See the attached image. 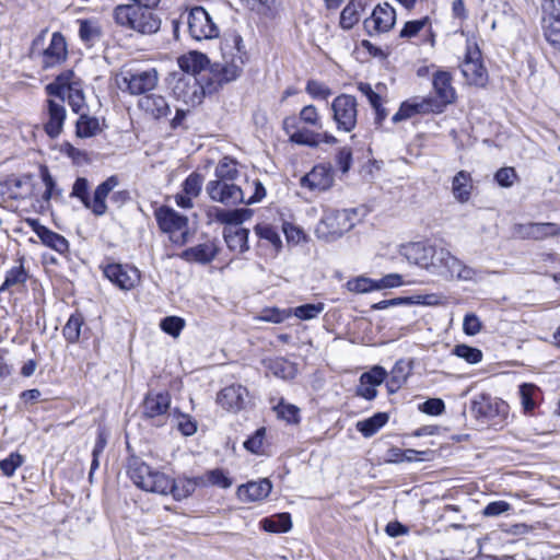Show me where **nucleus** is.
Returning <instances> with one entry per match:
<instances>
[{"label": "nucleus", "instance_id": "obj_1", "mask_svg": "<svg viewBox=\"0 0 560 560\" xmlns=\"http://www.w3.org/2000/svg\"><path fill=\"white\" fill-rule=\"evenodd\" d=\"M399 254L410 264L445 280L471 281L477 270L465 265L447 248L425 242H411L400 246Z\"/></svg>", "mask_w": 560, "mask_h": 560}, {"label": "nucleus", "instance_id": "obj_2", "mask_svg": "<svg viewBox=\"0 0 560 560\" xmlns=\"http://www.w3.org/2000/svg\"><path fill=\"white\" fill-rule=\"evenodd\" d=\"M127 472L138 488L159 494L171 493L175 500L189 497L197 486H205L203 477L178 478L175 480L164 472L152 469L137 457L129 459Z\"/></svg>", "mask_w": 560, "mask_h": 560}, {"label": "nucleus", "instance_id": "obj_3", "mask_svg": "<svg viewBox=\"0 0 560 560\" xmlns=\"http://www.w3.org/2000/svg\"><path fill=\"white\" fill-rule=\"evenodd\" d=\"M368 214L364 207L327 210L315 228V235L325 242H334L349 232Z\"/></svg>", "mask_w": 560, "mask_h": 560}, {"label": "nucleus", "instance_id": "obj_4", "mask_svg": "<svg viewBox=\"0 0 560 560\" xmlns=\"http://www.w3.org/2000/svg\"><path fill=\"white\" fill-rule=\"evenodd\" d=\"M242 44L243 39L240 35L232 36L231 40L226 39L223 44L221 48L223 61L215 62L210 68V72L219 84L229 83L241 75L245 55Z\"/></svg>", "mask_w": 560, "mask_h": 560}, {"label": "nucleus", "instance_id": "obj_5", "mask_svg": "<svg viewBox=\"0 0 560 560\" xmlns=\"http://www.w3.org/2000/svg\"><path fill=\"white\" fill-rule=\"evenodd\" d=\"M151 9L136 3L120 4L114 10V19L117 24L138 33L154 34L160 30L161 20Z\"/></svg>", "mask_w": 560, "mask_h": 560}, {"label": "nucleus", "instance_id": "obj_6", "mask_svg": "<svg viewBox=\"0 0 560 560\" xmlns=\"http://www.w3.org/2000/svg\"><path fill=\"white\" fill-rule=\"evenodd\" d=\"M117 186L116 177H108L96 187L93 198L89 194V183L85 177H78L72 187L71 196L79 198L85 208L96 217L104 215L107 211L106 198Z\"/></svg>", "mask_w": 560, "mask_h": 560}, {"label": "nucleus", "instance_id": "obj_7", "mask_svg": "<svg viewBox=\"0 0 560 560\" xmlns=\"http://www.w3.org/2000/svg\"><path fill=\"white\" fill-rule=\"evenodd\" d=\"M116 83L121 92L130 95H147L159 83V72L155 68L144 70H124L116 78Z\"/></svg>", "mask_w": 560, "mask_h": 560}, {"label": "nucleus", "instance_id": "obj_8", "mask_svg": "<svg viewBox=\"0 0 560 560\" xmlns=\"http://www.w3.org/2000/svg\"><path fill=\"white\" fill-rule=\"evenodd\" d=\"M156 222L161 231L168 233L174 243L184 244L186 242L188 218L179 214L173 208L162 206L154 212Z\"/></svg>", "mask_w": 560, "mask_h": 560}, {"label": "nucleus", "instance_id": "obj_9", "mask_svg": "<svg viewBox=\"0 0 560 560\" xmlns=\"http://www.w3.org/2000/svg\"><path fill=\"white\" fill-rule=\"evenodd\" d=\"M332 119L339 131L350 132L357 126L358 102L353 95L340 94L331 103Z\"/></svg>", "mask_w": 560, "mask_h": 560}, {"label": "nucleus", "instance_id": "obj_10", "mask_svg": "<svg viewBox=\"0 0 560 560\" xmlns=\"http://www.w3.org/2000/svg\"><path fill=\"white\" fill-rule=\"evenodd\" d=\"M188 31L196 40L211 39L219 35V28L202 7H194L187 16Z\"/></svg>", "mask_w": 560, "mask_h": 560}, {"label": "nucleus", "instance_id": "obj_11", "mask_svg": "<svg viewBox=\"0 0 560 560\" xmlns=\"http://www.w3.org/2000/svg\"><path fill=\"white\" fill-rule=\"evenodd\" d=\"M233 177H219L207 185L209 197L217 202L226 206L237 205L244 201V194L241 187L230 182Z\"/></svg>", "mask_w": 560, "mask_h": 560}, {"label": "nucleus", "instance_id": "obj_12", "mask_svg": "<svg viewBox=\"0 0 560 560\" xmlns=\"http://www.w3.org/2000/svg\"><path fill=\"white\" fill-rule=\"evenodd\" d=\"M433 90L435 97L427 96L433 113H442L446 105L455 101V90L452 86V77L446 71H438L433 75Z\"/></svg>", "mask_w": 560, "mask_h": 560}, {"label": "nucleus", "instance_id": "obj_13", "mask_svg": "<svg viewBox=\"0 0 560 560\" xmlns=\"http://www.w3.org/2000/svg\"><path fill=\"white\" fill-rule=\"evenodd\" d=\"M395 21V10L388 3H384L374 8L371 16L364 21L363 25L369 35H373L374 33L388 32L394 26Z\"/></svg>", "mask_w": 560, "mask_h": 560}, {"label": "nucleus", "instance_id": "obj_14", "mask_svg": "<svg viewBox=\"0 0 560 560\" xmlns=\"http://www.w3.org/2000/svg\"><path fill=\"white\" fill-rule=\"evenodd\" d=\"M249 393L241 384H232L222 388L217 396V402L229 411H240L248 402Z\"/></svg>", "mask_w": 560, "mask_h": 560}, {"label": "nucleus", "instance_id": "obj_15", "mask_svg": "<svg viewBox=\"0 0 560 560\" xmlns=\"http://www.w3.org/2000/svg\"><path fill=\"white\" fill-rule=\"evenodd\" d=\"M105 277L122 290H130L140 280L137 268L122 266L120 264H109L104 268Z\"/></svg>", "mask_w": 560, "mask_h": 560}, {"label": "nucleus", "instance_id": "obj_16", "mask_svg": "<svg viewBox=\"0 0 560 560\" xmlns=\"http://www.w3.org/2000/svg\"><path fill=\"white\" fill-rule=\"evenodd\" d=\"M480 57L481 54L477 47L468 48L460 66L463 75L470 84L482 85L486 82L487 73Z\"/></svg>", "mask_w": 560, "mask_h": 560}, {"label": "nucleus", "instance_id": "obj_17", "mask_svg": "<svg viewBox=\"0 0 560 560\" xmlns=\"http://www.w3.org/2000/svg\"><path fill=\"white\" fill-rule=\"evenodd\" d=\"M471 412L477 419L491 420L500 415H505L506 405L502 400L481 394L471 401Z\"/></svg>", "mask_w": 560, "mask_h": 560}, {"label": "nucleus", "instance_id": "obj_18", "mask_svg": "<svg viewBox=\"0 0 560 560\" xmlns=\"http://www.w3.org/2000/svg\"><path fill=\"white\" fill-rule=\"evenodd\" d=\"M67 43L63 35L55 32L47 48L42 51V66L44 69L54 68L67 59Z\"/></svg>", "mask_w": 560, "mask_h": 560}, {"label": "nucleus", "instance_id": "obj_19", "mask_svg": "<svg viewBox=\"0 0 560 560\" xmlns=\"http://www.w3.org/2000/svg\"><path fill=\"white\" fill-rule=\"evenodd\" d=\"M171 406L168 393L148 394L143 401V416L148 419H158L156 425H161L162 419L167 416Z\"/></svg>", "mask_w": 560, "mask_h": 560}, {"label": "nucleus", "instance_id": "obj_20", "mask_svg": "<svg viewBox=\"0 0 560 560\" xmlns=\"http://www.w3.org/2000/svg\"><path fill=\"white\" fill-rule=\"evenodd\" d=\"M26 222L39 237L40 242L59 254L69 252V242L65 236L42 225L36 219H27Z\"/></svg>", "mask_w": 560, "mask_h": 560}, {"label": "nucleus", "instance_id": "obj_21", "mask_svg": "<svg viewBox=\"0 0 560 560\" xmlns=\"http://www.w3.org/2000/svg\"><path fill=\"white\" fill-rule=\"evenodd\" d=\"M334 185V177H300L298 195L307 202H312L320 194L329 190Z\"/></svg>", "mask_w": 560, "mask_h": 560}, {"label": "nucleus", "instance_id": "obj_22", "mask_svg": "<svg viewBox=\"0 0 560 560\" xmlns=\"http://www.w3.org/2000/svg\"><path fill=\"white\" fill-rule=\"evenodd\" d=\"M65 100L47 101V116L48 120L45 122V131L50 138H56L62 131L63 122L66 119V108L63 106Z\"/></svg>", "mask_w": 560, "mask_h": 560}, {"label": "nucleus", "instance_id": "obj_23", "mask_svg": "<svg viewBox=\"0 0 560 560\" xmlns=\"http://www.w3.org/2000/svg\"><path fill=\"white\" fill-rule=\"evenodd\" d=\"M433 113V108L427 97H412L401 103L398 112L392 117L397 124L407 120L418 114Z\"/></svg>", "mask_w": 560, "mask_h": 560}, {"label": "nucleus", "instance_id": "obj_24", "mask_svg": "<svg viewBox=\"0 0 560 560\" xmlns=\"http://www.w3.org/2000/svg\"><path fill=\"white\" fill-rule=\"evenodd\" d=\"M272 483L269 479L264 478L258 481H249L242 485L237 489L238 498L244 502L259 501L269 495Z\"/></svg>", "mask_w": 560, "mask_h": 560}, {"label": "nucleus", "instance_id": "obj_25", "mask_svg": "<svg viewBox=\"0 0 560 560\" xmlns=\"http://www.w3.org/2000/svg\"><path fill=\"white\" fill-rule=\"evenodd\" d=\"M138 106L154 119L167 117L171 113V107L166 98L159 94H147L142 96L138 102Z\"/></svg>", "mask_w": 560, "mask_h": 560}, {"label": "nucleus", "instance_id": "obj_26", "mask_svg": "<svg viewBox=\"0 0 560 560\" xmlns=\"http://www.w3.org/2000/svg\"><path fill=\"white\" fill-rule=\"evenodd\" d=\"M252 214L253 210L247 208L225 210L219 207H213L208 211V217L215 222L235 226L248 220Z\"/></svg>", "mask_w": 560, "mask_h": 560}, {"label": "nucleus", "instance_id": "obj_27", "mask_svg": "<svg viewBox=\"0 0 560 560\" xmlns=\"http://www.w3.org/2000/svg\"><path fill=\"white\" fill-rule=\"evenodd\" d=\"M218 253L219 247L217 243L214 241H207L202 244L187 248L183 253V257L188 261H195L205 265L212 261Z\"/></svg>", "mask_w": 560, "mask_h": 560}, {"label": "nucleus", "instance_id": "obj_28", "mask_svg": "<svg viewBox=\"0 0 560 560\" xmlns=\"http://www.w3.org/2000/svg\"><path fill=\"white\" fill-rule=\"evenodd\" d=\"M249 231L244 228L226 226L223 230V237L229 249L237 253H245L248 246Z\"/></svg>", "mask_w": 560, "mask_h": 560}, {"label": "nucleus", "instance_id": "obj_29", "mask_svg": "<svg viewBox=\"0 0 560 560\" xmlns=\"http://www.w3.org/2000/svg\"><path fill=\"white\" fill-rule=\"evenodd\" d=\"M79 83L81 81L75 78L74 72L67 70L60 73L54 82L46 85L45 90L49 96L65 100L66 92L70 90V86Z\"/></svg>", "mask_w": 560, "mask_h": 560}, {"label": "nucleus", "instance_id": "obj_30", "mask_svg": "<svg viewBox=\"0 0 560 560\" xmlns=\"http://www.w3.org/2000/svg\"><path fill=\"white\" fill-rule=\"evenodd\" d=\"M208 57L199 51H190L178 59L179 68L191 74L200 73L208 66Z\"/></svg>", "mask_w": 560, "mask_h": 560}, {"label": "nucleus", "instance_id": "obj_31", "mask_svg": "<svg viewBox=\"0 0 560 560\" xmlns=\"http://www.w3.org/2000/svg\"><path fill=\"white\" fill-rule=\"evenodd\" d=\"M27 279L28 272L21 260L18 266H14L7 271L4 281L0 287V292L9 291L12 288L24 287Z\"/></svg>", "mask_w": 560, "mask_h": 560}, {"label": "nucleus", "instance_id": "obj_32", "mask_svg": "<svg viewBox=\"0 0 560 560\" xmlns=\"http://www.w3.org/2000/svg\"><path fill=\"white\" fill-rule=\"evenodd\" d=\"M365 4L361 0H351L341 11L340 26L343 30H351L360 20V11Z\"/></svg>", "mask_w": 560, "mask_h": 560}, {"label": "nucleus", "instance_id": "obj_33", "mask_svg": "<svg viewBox=\"0 0 560 560\" xmlns=\"http://www.w3.org/2000/svg\"><path fill=\"white\" fill-rule=\"evenodd\" d=\"M264 530L270 533H287L292 527L291 516L289 513H280L260 521Z\"/></svg>", "mask_w": 560, "mask_h": 560}, {"label": "nucleus", "instance_id": "obj_34", "mask_svg": "<svg viewBox=\"0 0 560 560\" xmlns=\"http://www.w3.org/2000/svg\"><path fill=\"white\" fill-rule=\"evenodd\" d=\"M27 182L20 177H9L4 184H0V194L10 199L25 198L28 195V188H24Z\"/></svg>", "mask_w": 560, "mask_h": 560}, {"label": "nucleus", "instance_id": "obj_35", "mask_svg": "<svg viewBox=\"0 0 560 560\" xmlns=\"http://www.w3.org/2000/svg\"><path fill=\"white\" fill-rule=\"evenodd\" d=\"M388 421V415L386 412H377L374 416L359 421L357 423V430L362 433L365 438L374 435Z\"/></svg>", "mask_w": 560, "mask_h": 560}, {"label": "nucleus", "instance_id": "obj_36", "mask_svg": "<svg viewBox=\"0 0 560 560\" xmlns=\"http://www.w3.org/2000/svg\"><path fill=\"white\" fill-rule=\"evenodd\" d=\"M101 131V124L96 117L80 113V117L75 125V133L79 138H91Z\"/></svg>", "mask_w": 560, "mask_h": 560}, {"label": "nucleus", "instance_id": "obj_37", "mask_svg": "<svg viewBox=\"0 0 560 560\" xmlns=\"http://www.w3.org/2000/svg\"><path fill=\"white\" fill-rule=\"evenodd\" d=\"M84 324V318L81 313L75 312L72 314L66 325L63 326L62 334L66 340L70 343H74L79 340L81 334V327Z\"/></svg>", "mask_w": 560, "mask_h": 560}, {"label": "nucleus", "instance_id": "obj_38", "mask_svg": "<svg viewBox=\"0 0 560 560\" xmlns=\"http://www.w3.org/2000/svg\"><path fill=\"white\" fill-rule=\"evenodd\" d=\"M407 364L404 361H398L390 371L389 378L386 383L389 393L397 392L407 378Z\"/></svg>", "mask_w": 560, "mask_h": 560}, {"label": "nucleus", "instance_id": "obj_39", "mask_svg": "<svg viewBox=\"0 0 560 560\" xmlns=\"http://www.w3.org/2000/svg\"><path fill=\"white\" fill-rule=\"evenodd\" d=\"M254 231L259 238L268 241L275 247L276 250L281 249V237L272 225L265 222L258 223L255 225Z\"/></svg>", "mask_w": 560, "mask_h": 560}, {"label": "nucleus", "instance_id": "obj_40", "mask_svg": "<svg viewBox=\"0 0 560 560\" xmlns=\"http://www.w3.org/2000/svg\"><path fill=\"white\" fill-rule=\"evenodd\" d=\"M80 38L89 45H93L97 42L102 35L100 25L90 20L80 21L79 28Z\"/></svg>", "mask_w": 560, "mask_h": 560}, {"label": "nucleus", "instance_id": "obj_41", "mask_svg": "<svg viewBox=\"0 0 560 560\" xmlns=\"http://www.w3.org/2000/svg\"><path fill=\"white\" fill-rule=\"evenodd\" d=\"M538 387L534 384L524 383L520 386L521 404L525 413H532L536 407L535 396L538 393Z\"/></svg>", "mask_w": 560, "mask_h": 560}, {"label": "nucleus", "instance_id": "obj_42", "mask_svg": "<svg viewBox=\"0 0 560 560\" xmlns=\"http://www.w3.org/2000/svg\"><path fill=\"white\" fill-rule=\"evenodd\" d=\"M560 235V225L553 222H535L534 233L532 240L542 241L549 237H557Z\"/></svg>", "mask_w": 560, "mask_h": 560}, {"label": "nucleus", "instance_id": "obj_43", "mask_svg": "<svg viewBox=\"0 0 560 560\" xmlns=\"http://www.w3.org/2000/svg\"><path fill=\"white\" fill-rule=\"evenodd\" d=\"M68 103L75 114H80L85 108V96L82 89V83L70 86L66 92Z\"/></svg>", "mask_w": 560, "mask_h": 560}, {"label": "nucleus", "instance_id": "obj_44", "mask_svg": "<svg viewBox=\"0 0 560 560\" xmlns=\"http://www.w3.org/2000/svg\"><path fill=\"white\" fill-rule=\"evenodd\" d=\"M452 353L465 360L469 364H477L482 360V352L480 349L464 343L455 346Z\"/></svg>", "mask_w": 560, "mask_h": 560}, {"label": "nucleus", "instance_id": "obj_45", "mask_svg": "<svg viewBox=\"0 0 560 560\" xmlns=\"http://www.w3.org/2000/svg\"><path fill=\"white\" fill-rule=\"evenodd\" d=\"M453 194L454 197L460 202L469 199L472 188L471 177H453Z\"/></svg>", "mask_w": 560, "mask_h": 560}, {"label": "nucleus", "instance_id": "obj_46", "mask_svg": "<svg viewBox=\"0 0 560 560\" xmlns=\"http://www.w3.org/2000/svg\"><path fill=\"white\" fill-rule=\"evenodd\" d=\"M245 5L260 15L272 16L276 13V0H242Z\"/></svg>", "mask_w": 560, "mask_h": 560}, {"label": "nucleus", "instance_id": "obj_47", "mask_svg": "<svg viewBox=\"0 0 560 560\" xmlns=\"http://www.w3.org/2000/svg\"><path fill=\"white\" fill-rule=\"evenodd\" d=\"M277 416L288 423H298L300 421V409L291 404L281 400L275 408Z\"/></svg>", "mask_w": 560, "mask_h": 560}, {"label": "nucleus", "instance_id": "obj_48", "mask_svg": "<svg viewBox=\"0 0 560 560\" xmlns=\"http://www.w3.org/2000/svg\"><path fill=\"white\" fill-rule=\"evenodd\" d=\"M317 132L308 129H300L290 135V141L296 144L307 145L311 148L318 147Z\"/></svg>", "mask_w": 560, "mask_h": 560}, {"label": "nucleus", "instance_id": "obj_49", "mask_svg": "<svg viewBox=\"0 0 560 560\" xmlns=\"http://www.w3.org/2000/svg\"><path fill=\"white\" fill-rule=\"evenodd\" d=\"M23 463L24 457L20 453L13 452L7 458L0 460V470L5 477H12Z\"/></svg>", "mask_w": 560, "mask_h": 560}, {"label": "nucleus", "instance_id": "obj_50", "mask_svg": "<svg viewBox=\"0 0 560 560\" xmlns=\"http://www.w3.org/2000/svg\"><path fill=\"white\" fill-rule=\"evenodd\" d=\"M325 308L324 303L303 304L294 308L293 314L302 320L316 318Z\"/></svg>", "mask_w": 560, "mask_h": 560}, {"label": "nucleus", "instance_id": "obj_51", "mask_svg": "<svg viewBox=\"0 0 560 560\" xmlns=\"http://www.w3.org/2000/svg\"><path fill=\"white\" fill-rule=\"evenodd\" d=\"M387 376V372L384 368L380 365L373 366L369 372H364L359 382L364 384L369 383V385H373L374 387L381 385Z\"/></svg>", "mask_w": 560, "mask_h": 560}, {"label": "nucleus", "instance_id": "obj_52", "mask_svg": "<svg viewBox=\"0 0 560 560\" xmlns=\"http://www.w3.org/2000/svg\"><path fill=\"white\" fill-rule=\"evenodd\" d=\"M160 326L164 332L177 337L185 327V320L178 316H167L162 319Z\"/></svg>", "mask_w": 560, "mask_h": 560}, {"label": "nucleus", "instance_id": "obj_53", "mask_svg": "<svg viewBox=\"0 0 560 560\" xmlns=\"http://www.w3.org/2000/svg\"><path fill=\"white\" fill-rule=\"evenodd\" d=\"M203 477L205 485L209 483L226 489L232 486L231 479L221 469H213L208 471Z\"/></svg>", "mask_w": 560, "mask_h": 560}, {"label": "nucleus", "instance_id": "obj_54", "mask_svg": "<svg viewBox=\"0 0 560 560\" xmlns=\"http://www.w3.org/2000/svg\"><path fill=\"white\" fill-rule=\"evenodd\" d=\"M542 12V23L560 20V1L544 0Z\"/></svg>", "mask_w": 560, "mask_h": 560}, {"label": "nucleus", "instance_id": "obj_55", "mask_svg": "<svg viewBox=\"0 0 560 560\" xmlns=\"http://www.w3.org/2000/svg\"><path fill=\"white\" fill-rule=\"evenodd\" d=\"M306 92L313 98H319V100H327L331 94V90L326 84L318 82L316 80H310L307 82Z\"/></svg>", "mask_w": 560, "mask_h": 560}, {"label": "nucleus", "instance_id": "obj_56", "mask_svg": "<svg viewBox=\"0 0 560 560\" xmlns=\"http://www.w3.org/2000/svg\"><path fill=\"white\" fill-rule=\"evenodd\" d=\"M265 434L266 429L259 428L252 436H249L244 442V447L254 454H259L262 448Z\"/></svg>", "mask_w": 560, "mask_h": 560}, {"label": "nucleus", "instance_id": "obj_57", "mask_svg": "<svg viewBox=\"0 0 560 560\" xmlns=\"http://www.w3.org/2000/svg\"><path fill=\"white\" fill-rule=\"evenodd\" d=\"M106 443H107V441H106V438H105L104 433L100 432L98 435H97L95 445L93 447V452H92V457L93 458H92L90 474H89L90 478H92L94 471L98 468V465H100L98 457L104 452Z\"/></svg>", "mask_w": 560, "mask_h": 560}, {"label": "nucleus", "instance_id": "obj_58", "mask_svg": "<svg viewBox=\"0 0 560 560\" xmlns=\"http://www.w3.org/2000/svg\"><path fill=\"white\" fill-rule=\"evenodd\" d=\"M374 283H375V280L360 277V278H357L353 280H349L347 282V288L351 292L365 293V292H369L372 290H376L374 288Z\"/></svg>", "mask_w": 560, "mask_h": 560}, {"label": "nucleus", "instance_id": "obj_59", "mask_svg": "<svg viewBox=\"0 0 560 560\" xmlns=\"http://www.w3.org/2000/svg\"><path fill=\"white\" fill-rule=\"evenodd\" d=\"M291 315L290 311L279 308H266L261 312L260 319L269 323H282Z\"/></svg>", "mask_w": 560, "mask_h": 560}, {"label": "nucleus", "instance_id": "obj_60", "mask_svg": "<svg viewBox=\"0 0 560 560\" xmlns=\"http://www.w3.org/2000/svg\"><path fill=\"white\" fill-rule=\"evenodd\" d=\"M429 23V18H423L421 20L409 21L405 24L402 30L400 31V37L410 38L416 36L427 24Z\"/></svg>", "mask_w": 560, "mask_h": 560}, {"label": "nucleus", "instance_id": "obj_61", "mask_svg": "<svg viewBox=\"0 0 560 560\" xmlns=\"http://www.w3.org/2000/svg\"><path fill=\"white\" fill-rule=\"evenodd\" d=\"M404 283L402 277L398 273H389L382 277L378 280H375L374 288L376 290L387 289V288H396Z\"/></svg>", "mask_w": 560, "mask_h": 560}, {"label": "nucleus", "instance_id": "obj_62", "mask_svg": "<svg viewBox=\"0 0 560 560\" xmlns=\"http://www.w3.org/2000/svg\"><path fill=\"white\" fill-rule=\"evenodd\" d=\"M300 119L305 124L322 127L317 109L314 105L304 106L300 112Z\"/></svg>", "mask_w": 560, "mask_h": 560}, {"label": "nucleus", "instance_id": "obj_63", "mask_svg": "<svg viewBox=\"0 0 560 560\" xmlns=\"http://www.w3.org/2000/svg\"><path fill=\"white\" fill-rule=\"evenodd\" d=\"M481 322L475 314H467L464 317L463 330L468 336H475L481 330Z\"/></svg>", "mask_w": 560, "mask_h": 560}, {"label": "nucleus", "instance_id": "obj_64", "mask_svg": "<svg viewBox=\"0 0 560 560\" xmlns=\"http://www.w3.org/2000/svg\"><path fill=\"white\" fill-rule=\"evenodd\" d=\"M445 409L444 401L440 398H430L427 401H424L421 406V410L424 413L431 415V416H439L441 415Z\"/></svg>", "mask_w": 560, "mask_h": 560}]
</instances>
